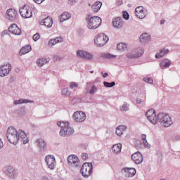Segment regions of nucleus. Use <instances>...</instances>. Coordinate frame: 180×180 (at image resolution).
<instances>
[{
	"mask_svg": "<svg viewBox=\"0 0 180 180\" xmlns=\"http://www.w3.org/2000/svg\"><path fill=\"white\" fill-rule=\"evenodd\" d=\"M86 20L87 22V27L91 30H95L102 25V18L101 17L89 15L86 18Z\"/></svg>",
	"mask_w": 180,
	"mask_h": 180,
	"instance_id": "f257e3e1",
	"label": "nucleus"
},
{
	"mask_svg": "<svg viewBox=\"0 0 180 180\" xmlns=\"http://www.w3.org/2000/svg\"><path fill=\"white\" fill-rule=\"evenodd\" d=\"M19 131H18L16 129L13 127H9L7 129V139L11 144L16 145L19 142Z\"/></svg>",
	"mask_w": 180,
	"mask_h": 180,
	"instance_id": "f03ea898",
	"label": "nucleus"
},
{
	"mask_svg": "<svg viewBox=\"0 0 180 180\" xmlns=\"http://www.w3.org/2000/svg\"><path fill=\"white\" fill-rule=\"evenodd\" d=\"M158 122L162 123L165 127H169V126L172 124V120L168 114L160 112L158 114Z\"/></svg>",
	"mask_w": 180,
	"mask_h": 180,
	"instance_id": "7ed1b4c3",
	"label": "nucleus"
},
{
	"mask_svg": "<svg viewBox=\"0 0 180 180\" xmlns=\"http://www.w3.org/2000/svg\"><path fill=\"white\" fill-rule=\"evenodd\" d=\"M94 171V165L91 162H85L82 165L80 172L84 178H88L92 174Z\"/></svg>",
	"mask_w": 180,
	"mask_h": 180,
	"instance_id": "20e7f679",
	"label": "nucleus"
},
{
	"mask_svg": "<svg viewBox=\"0 0 180 180\" xmlns=\"http://www.w3.org/2000/svg\"><path fill=\"white\" fill-rule=\"evenodd\" d=\"M108 41H109V38H108L104 33L97 34L96 37L94 39V44H96L97 47H103Z\"/></svg>",
	"mask_w": 180,
	"mask_h": 180,
	"instance_id": "39448f33",
	"label": "nucleus"
},
{
	"mask_svg": "<svg viewBox=\"0 0 180 180\" xmlns=\"http://www.w3.org/2000/svg\"><path fill=\"white\" fill-rule=\"evenodd\" d=\"M68 162L70 168H77L79 169L81 167V161H79L78 156L75 155L68 156Z\"/></svg>",
	"mask_w": 180,
	"mask_h": 180,
	"instance_id": "423d86ee",
	"label": "nucleus"
},
{
	"mask_svg": "<svg viewBox=\"0 0 180 180\" xmlns=\"http://www.w3.org/2000/svg\"><path fill=\"white\" fill-rule=\"evenodd\" d=\"M12 71V65L6 63L0 67V77H8Z\"/></svg>",
	"mask_w": 180,
	"mask_h": 180,
	"instance_id": "0eeeda50",
	"label": "nucleus"
},
{
	"mask_svg": "<svg viewBox=\"0 0 180 180\" xmlns=\"http://www.w3.org/2000/svg\"><path fill=\"white\" fill-rule=\"evenodd\" d=\"M146 116L148 120H149V122H150V123H152V124H157L158 117H157L155 110H154L153 109L148 110L146 112Z\"/></svg>",
	"mask_w": 180,
	"mask_h": 180,
	"instance_id": "6e6552de",
	"label": "nucleus"
},
{
	"mask_svg": "<svg viewBox=\"0 0 180 180\" xmlns=\"http://www.w3.org/2000/svg\"><path fill=\"white\" fill-rule=\"evenodd\" d=\"M20 14L21 15L22 18H24V19H30V18L33 16L32 10H30V8L26 6H24L22 8H20Z\"/></svg>",
	"mask_w": 180,
	"mask_h": 180,
	"instance_id": "1a4fd4ad",
	"label": "nucleus"
},
{
	"mask_svg": "<svg viewBox=\"0 0 180 180\" xmlns=\"http://www.w3.org/2000/svg\"><path fill=\"white\" fill-rule=\"evenodd\" d=\"M73 119L75 122L82 123L86 120V114L82 111H77L73 114Z\"/></svg>",
	"mask_w": 180,
	"mask_h": 180,
	"instance_id": "9d476101",
	"label": "nucleus"
},
{
	"mask_svg": "<svg viewBox=\"0 0 180 180\" xmlns=\"http://www.w3.org/2000/svg\"><path fill=\"white\" fill-rule=\"evenodd\" d=\"M71 134H74V129L70 127V124L60 131V136H62V137H68Z\"/></svg>",
	"mask_w": 180,
	"mask_h": 180,
	"instance_id": "9b49d317",
	"label": "nucleus"
},
{
	"mask_svg": "<svg viewBox=\"0 0 180 180\" xmlns=\"http://www.w3.org/2000/svg\"><path fill=\"white\" fill-rule=\"evenodd\" d=\"M77 56L79 58H84L85 60H92L94 56L92 54L84 51V50H77L76 52Z\"/></svg>",
	"mask_w": 180,
	"mask_h": 180,
	"instance_id": "f8f14e48",
	"label": "nucleus"
},
{
	"mask_svg": "<svg viewBox=\"0 0 180 180\" xmlns=\"http://www.w3.org/2000/svg\"><path fill=\"white\" fill-rule=\"evenodd\" d=\"M85 91L86 95H88V94H89V95H95V94H96L98 91V87L94 84L92 85V83L89 82L86 84Z\"/></svg>",
	"mask_w": 180,
	"mask_h": 180,
	"instance_id": "ddd939ff",
	"label": "nucleus"
},
{
	"mask_svg": "<svg viewBox=\"0 0 180 180\" xmlns=\"http://www.w3.org/2000/svg\"><path fill=\"white\" fill-rule=\"evenodd\" d=\"M46 162L48 167L50 169H54L56 168V158L51 155H49L46 157Z\"/></svg>",
	"mask_w": 180,
	"mask_h": 180,
	"instance_id": "4468645a",
	"label": "nucleus"
},
{
	"mask_svg": "<svg viewBox=\"0 0 180 180\" xmlns=\"http://www.w3.org/2000/svg\"><path fill=\"white\" fill-rule=\"evenodd\" d=\"M4 174L8 178L13 179L16 175V170L12 166H8L4 169Z\"/></svg>",
	"mask_w": 180,
	"mask_h": 180,
	"instance_id": "2eb2a0df",
	"label": "nucleus"
},
{
	"mask_svg": "<svg viewBox=\"0 0 180 180\" xmlns=\"http://www.w3.org/2000/svg\"><path fill=\"white\" fill-rule=\"evenodd\" d=\"M8 32L12 33V34H15V36H20L22 34V30L18 27L16 24H13L10 27H8Z\"/></svg>",
	"mask_w": 180,
	"mask_h": 180,
	"instance_id": "dca6fc26",
	"label": "nucleus"
},
{
	"mask_svg": "<svg viewBox=\"0 0 180 180\" xmlns=\"http://www.w3.org/2000/svg\"><path fill=\"white\" fill-rule=\"evenodd\" d=\"M112 26L115 29H122L123 27V19L122 17H117L112 20Z\"/></svg>",
	"mask_w": 180,
	"mask_h": 180,
	"instance_id": "f3484780",
	"label": "nucleus"
},
{
	"mask_svg": "<svg viewBox=\"0 0 180 180\" xmlns=\"http://www.w3.org/2000/svg\"><path fill=\"white\" fill-rule=\"evenodd\" d=\"M131 160L135 164H141L143 162V155L140 152H136L131 155Z\"/></svg>",
	"mask_w": 180,
	"mask_h": 180,
	"instance_id": "a211bd4d",
	"label": "nucleus"
},
{
	"mask_svg": "<svg viewBox=\"0 0 180 180\" xmlns=\"http://www.w3.org/2000/svg\"><path fill=\"white\" fill-rule=\"evenodd\" d=\"M17 15H18V12L16 11V10L13 8H9L6 11L7 18L11 20H15V19H16Z\"/></svg>",
	"mask_w": 180,
	"mask_h": 180,
	"instance_id": "6ab92c4d",
	"label": "nucleus"
},
{
	"mask_svg": "<svg viewBox=\"0 0 180 180\" xmlns=\"http://www.w3.org/2000/svg\"><path fill=\"white\" fill-rule=\"evenodd\" d=\"M40 25L43 26H46L48 29H50L53 26V18L50 17H46L40 22Z\"/></svg>",
	"mask_w": 180,
	"mask_h": 180,
	"instance_id": "aec40b11",
	"label": "nucleus"
},
{
	"mask_svg": "<svg viewBox=\"0 0 180 180\" xmlns=\"http://www.w3.org/2000/svg\"><path fill=\"white\" fill-rule=\"evenodd\" d=\"M63 39L61 37H56L55 39H51L49 40L48 43V46L49 47H53V46H56L57 43H63Z\"/></svg>",
	"mask_w": 180,
	"mask_h": 180,
	"instance_id": "412c9836",
	"label": "nucleus"
},
{
	"mask_svg": "<svg viewBox=\"0 0 180 180\" xmlns=\"http://www.w3.org/2000/svg\"><path fill=\"white\" fill-rule=\"evenodd\" d=\"M37 146L41 151H44L47 148L46 141L43 139H39L37 140Z\"/></svg>",
	"mask_w": 180,
	"mask_h": 180,
	"instance_id": "4be33fe9",
	"label": "nucleus"
},
{
	"mask_svg": "<svg viewBox=\"0 0 180 180\" xmlns=\"http://www.w3.org/2000/svg\"><path fill=\"white\" fill-rule=\"evenodd\" d=\"M19 131V140L21 139V141H22L23 144H27L29 143V139H27V136L23 131L22 130L18 131Z\"/></svg>",
	"mask_w": 180,
	"mask_h": 180,
	"instance_id": "5701e85b",
	"label": "nucleus"
},
{
	"mask_svg": "<svg viewBox=\"0 0 180 180\" xmlns=\"http://www.w3.org/2000/svg\"><path fill=\"white\" fill-rule=\"evenodd\" d=\"M139 39L141 43H147V41L151 40V36L148 33L145 32L140 36Z\"/></svg>",
	"mask_w": 180,
	"mask_h": 180,
	"instance_id": "b1692460",
	"label": "nucleus"
},
{
	"mask_svg": "<svg viewBox=\"0 0 180 180\" xmlns=\"http://www.w3.org/2000/svg\"><path fill=\"white\" fill-rule=\"evenodd\" d=\"M171 64H172L171 60L168 59H165L160 63V68H162V70H165L167 68H169V67L171 66Z\"/></svg>",
	"mask_w": 180,
	"mask_h": 180,
	"instance_id": "393cba45",
	"label": "nucleus"
},
{
	"mask_svg": "<svg viewBox=\"0 0 180 180\" xmlns=\"http://www.w3.org/2000/svg\"><path fill=\"white\" fill-rule=\"evenodd\" d=\"M30 51H32V46H30V45H26L25 46L21 48L19 55L23 56L25 54H27V53H30Z\"/></svg>",
	"mask_w": 180,
	"mask_h": 180,
	"instance_id": "a878e982",
	"label": "nucleus"
},
{
	"mask_svg": "<svg viewBox=\"0 0 180 180\" xmlns=\"http://www.w3.org/2000/svg\"><path fill=\"white\" fill-rule=\"evenodd\" d=\"M168 53H169V50L168 49H162L155 54V58H161L162 57H164L165 54H168Z\"/></svg>",
	"mask_w": 180,
	"mask_h": 180,
	"instance_id": "bb28decb",
	"label": "nucleus"
},
{
	"mask_svg": "<svg viewBox=\"0 0 180 180\" xmlns=\"http://www.w3.org/2000/svg\"><path fill=\"white\" fill-rule=\"evenodd\" d=\"M23 103H34V101L23 98L15 100L13 101V105H22Z\"/></svg>",
	"mask_w": 180,
	"mask_h": 180,
	"instance_id": "cd10ccee",
	"label": "nucleus"
},
{
	"mask_svg": "<svg viewBox=\"0 0 180 180\" xmlns=\"http://www.w3.org/2000/svg\"><path fill=\"white\" fill-rule=\"evenodd\" d=\"M127 127L124 125H120L117 127L116 134L117 136H122L124 131H126Z\"/></svg>",
	"mask_w": 180,
	"mask_h": 180,
	"instance_id": "c85d7f7f",
	"label": "nucleus"
},
{
	"mask_svg": "<svg viewBox=\"0 0 180 180\" xmlns=\"http://www.w3.org/2000/svg\"><path fill=\"white\" fill-rule=\"evenodd\" d=\"M68 19H71V14L68 12H64L60 18V22H65V20H68Z\"/></svg>",
	"mask_w": 180,
	"mask_h": 180,
	"instance_id": "c756f323",
	"label": "nucleus"
},
{
	"mask_svg": "<svg viewBox=\"0 0 180 180\" xmlns=\"http://www.w3.org/2000/svg\"><path fill=\"white\" fill-rule=\"evenodd\" d=\"M101 8H102V2L101 1H96L92 6V9L94 12H99Z\"/></svg>",
	"mask_w": 180,
	"mask_h": 180,
	"instance_id": "7c9ffc66",
	"label": "nucleus"
},
{
	"mask_svg": "<svg viewBox=\"0 0 180 180\" xmlns=\"http://www.w3.org/2000/svg\"><path fill=\"white\" fill-rule=\"evenodd\" d=\"M125 172L127 173V176L129 178H131V176H134V175H136V169H134V168H125Z\"/></svg>",
	"mask_w": 180,
	"mask_h": 180,
	"instance_id": "2f4dec72",
	"label": "nucleus"
},
{
	"mask_svg": "<svg viewBox=\"0 0 180 180\" xmlns=\"http://www.w3.org/2000/svg\"><path fill=\"white\" fill-rule=\"evenodd\" d=\"M134 50V53L135 54V56H136V58H139V57H141V56H143V54H144V50H143V48H137Z\"/></svg>",
	"mask_w": 180,
	"mask_h": 180,
	"instance_id": "473e14b6",
	"label": "nucleus"
},
{
	"mask_svg": "<svg viewBox=\"0 0 180 180\" xmlns=\"http://www.w3.org/2000/svg\"><path fill=\"white\" fill-rule=\"evenodd\" d=\"M112 150L113 153H115V154H117L122 151V143H117L116 145H113Z\"/></svg>",
	"mask_w": 180,
	"mask_h": 180,
	"instance_id": "72a5a7b5",
	"label": "nucleus"
},
{
	"mask_svg": "<svg viewBox=\"0 0 180 180\" xmlns=\"http://www.w3.org/2000/svg\"><path fill=\"white\" fill-rule=\"evenodd\" d=\"M100 57H102V58H116V55L111 54L110 53H101Z\"/></svg>",
	"mask_w": 180,
	"mask_h": 180,
	"instance_id": "f704fd0d",
	"label": "nucleus"
},
{
	"mask_svg": "<svg viewBox=\"0 0 180 180\" xmlns=\"http://www.w3.org/2000/svg\"><path fill=\"white\" fill-rule=\"evenodd\" d=\"M37 64L39 67H43L44 64H47L46 58H39L37 60Z\"/></svg>",
	"mask_w": 180,
	"mask_h": 180,
	"instance_id": "c9c22d12",
	"label": "nucleus"
},
{
	"mask_svg": "<svg viewBox=\"0 0 180 180\" xmlns=\"http://www.w3.org/2000/svg\"><path fill=\"white\" fill-rule=\"evenodd\" d=\"M117 50H127V44L120 43L117 45Z\"/></svg>",
	"mask_w": 180,
	"mask_h": 180,
	"instance_id": "e433bc0d",
	"label": "nucleus"
},
{
	"mask_svg": "<svg viewBox=\"0 0 180 180\" xmlns=\"http://www.w3.org/2000/svg\"><path fill=\"white\" fill-rule=\"evenodd\" d=\"M57 124L59 127H61V129H64L65 127H67L68 125L70 124V123L68 122H61V121H58L57 122Z\"/></svg>",
	"mask_w": 180,
	"mask_h": 180,
	"instance_id": "4c0bfd02",
	"label": "nucleus"
},
{
	"mask_svg": "<svg viewBox=\"0 0 180 180\" xmlns=\"http://www.w3.org/2000/svg\"><path fill=\"white\" fill-rule=\"evenodd\" d=\"M103 85L104 86H105V88H112L115 86V85H116V83L115 82H112L110 83L108 82H104Z\"/></svg>",
	"mask_w": 180,
	"mask_h": 180,
	"instance_id": "58836bf2",
	"label": "nucleus"
},
{
	"mask_svg": "<svg viewBox=\"0 0 180 180\" xmlns=\"http://www.w3.org/2000/svg\"><path fill=\"white\" fill-rule=\"evenodd\" d=\"M127 58H137V55L134 53V51L132 50L131 52L127 53Z\"/></svg>",
	"mask_w": 180,
	"mask_h": 180,
	"instance_id": "ea45409f",
	"label": "nucleus"
},
{
	"mask_svg": "<svg viewBox=\"0 0 180 180\" xmlns=\"http://www.w3.org/2000/svg\"><path fill=\"white\" fill-rule=\"evenodd\" d=\"M62 95H63V96H70L71 91L67 89H63L62 90Z\"/></svg>",
	"mask_w": 180,
	"mask_h": 180,
	"instance_id": "a19ab883",
	"label": "nucleus"
},
{
	"mask_svg": "<svg viewBox=\"0 0 180 180\" xmlns=\"http://www.w3.org/2000/svg\"><path fill=\"white\" fill-rule=\"evenodd\" d=\"M135 15L136 18H139V19H144L146 18V13H144V11L135 14Z\"/></svg>",
	"mask_w": 180,
	"mask_h": 180,
	"instance_id": "79ce46f5",
	"label": "nucleus"
},
{
	"mask_svg": "<svg viewBox=\"0 0 180 180\" xmlns=\"http://www.w3.org/2000/svg\"><path fill=\"white\" fill-rule=\"evenodd\" d=\"M70 102H74V103L81 102V98L78 97V96L75 97H70Z\"/></svg>",
	"mask_w": 180,
	"mask_h": 180,
	"instance_id": "37998d69",
	"label": "nucleus"
},
{
	"mask_svg": "<svg viewBox=\"0 0 180 180\" xmlns=\"http://www.w3.org/2000/svg\"><path fill=\"white\" fill-rule=\"evenodd\" d=\"M120 110H122L123 112H127V110H129V105H127V103H124Z\"/></svg>",
	"mask_w": 180,
	"mask_h": 180,
	"instance_id": "c03bdc74",
	"label": "nucleus"
},
{
	"mask_svg": "<svg viewBox=\"0 0 180 180\" xmlns=\"http://www.w3.org/2000/svg\"><path fill=\"white\" fill-rule=\"evenodd\" d=\"M122 17L124 19H125V20H129V19L130 18V15H129V13H127V11H123Z\"/></svg>",
	"mask_w": 180,
	"mask_h": 180,
	"instance_id": "a18cd8bd",
	"label": "nucleus"
},
{
	"mask_svg": "<svg viewBox=\"0 0 180 180\" xmlns=\"http://www.w3.org/2000/svg\"><path fill=\"white\" fill-rule=\"evenodd\" d=\"M143 81L146 82V84H153L154 82V80H153L151 77H144Z\"/></svg>",
	"mask_w": 180,
	"mask_h": 180,
	"instance_id": "49530a36",
	"label": "nucleus"
},
{
	"mask_svg": "<svg viewBox=\"0 0 180 180\" xmlns=\"http://www.w3.org/2000/svg\"><path fill=\"white\" fill-rule=\"evenodd\" d=\"M143 6H139L135 9V15H137L140 12H143L144 10H143Z\"/></svg>",
	"mask_w": 180,
	"mask_h": 180,
	"instance_id": "de8ad7c7",
	"label": "nucleus"
},
{
	"mask_svg": "<svg viewBox=\"0 0 180 180\" xmlns=\"http://www.w3.org/2000/svg\"><path fill=\"white\" fill-rule=\"evenodd\" d=\"M32 39L34 41H37V40L40 39V34L36 33L35 34L33 35Z\"/></svg>",
	"mask_w": 180,
	"mask_h": 180,
	"instance_id": "09e8293b",
	"label": "nucleus"
},
{
	"mask_svg": "<svg viewBox=\"0 0 180 180\" xmlns=\"http://www.w3.org/2000/svg\"><path fill=\"white\" fill-rule=\"evenodd\" d=\"M70 88H71L72 89L74 88H78V84H77L75 82H72L70 84Z\"/></svg>",
	"mask_w": 180,
	"mask_h": 180,
	"instance_id": "8fccbe9b",
	"label": "nucleus"
},
{
	"mask_svg": "<svg viewBox=\"0 0 180 180\" xmlns=\"http://www.w3.org/2000/svg\"><path fill=\"white\" fill-rule=\"evenodd\" d=\"M143 144L145 146L146 148H150L151 147V145H150V143H148L147 141H143Z\"/></svg>",
	"mask_w": 180,
	"mask_h": 180,
	"instance_id": "3c124183",
	"label": "nucleus"
},
{
	"mask_svg": "<svg viewBox=\"0 0 180 180\" xmlns=\"http://www.w3.org/2000/svg\"><path fill=\"white\" fill-rule=\"evenodd\" d=\"M82 160H88V153H82Z\"/></svg>",
	"mask_w": 180,
	"mask_h": 180,
	"instance_id": "603ef678",
	"label": "nucleus"
},
{
	"mask_svg": "<svg viewBox=\"0 0 180 180\" xmlns=\"http://www.w3.org/2000/svg\"><path fill=\"white\" fill-rule=\"evenodd\" d=\"M54 61H60L61 60V57L60 56H53Z\"/></svg>",
	"mask_w": 180,
	"mask_h": 180,
	"instance_id": "864d4df0",
	"label": "nucleus"
},
{
	"mask_svg": "<svg viewBox=\"0 0 180 180\" xmlns=\"http://www.w3.org/2000/svg\"><path fill=\"white\" fill-rule=\"evenodd\" d=\"M141 140H142L143 141H147V135H146V134H142V135L141 136Z\"/></svg>",
	"mask_w": 180,
	"mask_h": 180,
	"instance_id": "5fc2aeb1",
	"label": "nucleus"
},
{
	"mask_svg": "<svg viewBox=\"0 0 180 180\" xmlns=\"http://www.w3.org/2000/svg\"><path fill=\"white\" fill-rule=\"evenodd\" d=\"M35 4H38V5H40V4H43L44 2V0H33Z\"/></svg>",
	"mask_w": 180,
	"mask_h": 180,
	"instance_id": "6e6d98bb",
	"label": "nucleus"
},
{
	"mask_svg": "<svg viewBox=\"0 0 180 180\" xmlns=\"http://www.w3.org/2000/svg\"><path fill=\"white\" fill-rule=\"evenodd\" d=\"M117 5H118V6L123 5V0H117Z\"/></svg>",
	"mask_w": 180,
	"mask_h": 180,
	"instance_id": "4d7b16f0",
	"label": "nucleus"
},
{
	"mask_svg": "<svg viewBox=\"0 0 180 180\" xmlns=\"http://www.w3.org/2000/svg\"><path fill=\"white\" fill-rule=\"evenodd\" d=\"M174 141H180V136L179 135H176L174 139Z\"/></svg>",
	"mask_w": 180,
	"mask_h": 180,
	"instance_id": "13d9d810",
	"label": "nucleus"
},
{
	"mask_svg": "<svg viewBox=\"0 0 180 180\" xmlns=\"http://www.w3.org/2000/svg\"><path fill=\"white\" fill-rule=\"evenodd\" d=\"M8 33H9V30H4L1 33L2 36H5L6 34H7Z\"/></svg>",
	"mask_w": 180,
	"mask_h": 180,
	"instance_id": "bf43d9fd",
	"label": "nucleus"
},
{
	"mask_svg": "<svg viewBox=\"0 0 180 180\" xmlns=\"http://www.w3.org/2000/svg\"><path fill=\"white\" fill-rule=\"evenodd\" d=\"M77 0H69V4H70V5H73V4H75L76 2H77Z\"/></svg>",
	"mask_w": 180,
	"mask_h": 180,
	"instance_id": "052dcab7",
	"label": "nucleus"
},
{
	"mask_svg": "<svg viewBox=\"0 0 180 180\" xmlns=\"http://www.w3.org/2000/svg\"><path fill=\"white\" fill-rule=\"evenodd\" d=\"M103 78H108V77H109V74L108 73H103V72H101Z\"/></svg>",
	"mask_w": 180,
	"mask_h": 180,
	"instance_id": "680f3d73",
	"label": "nucleus"
},
{
	"mask_svg": "<svg viewBox=\"0 0 180 180\" xmlns=\"http://www.w3.org/2000/svg\"><path fill=\"white\" fill-rule=\"evenodd\" d=\"M4 147V143L2 142V140L0 139V150Z\"/></svg>",
	"mask_w": 180,
	"mask_h": 180,
	"instance_id": "e2e57ef3",
	"label": "nucleus"
},
{
	"mask_svg": "<svg viewBox=\"0 0 180 180\" xmlns=\"http://www.w3.org/2000/svg\"><path fill=\"white\" fill-rule=\"evenodd\" d=\"M136 103H138L139 105V103H141V99L140 98H136Z\"/></svg>",
	"mask_w": 180,
	"mask_h": 180,
	"instance_id": "0e129e2a",
	"label": "nucleus"
},
{
	"mask_svg": "<svg viewBox=\"0 0 180 180\" xmlns=\"http://www.w3.org/2000/svg\"><path fill=\"white\" fill-rule=\"evenodd\" d=\"M164 23H165V20H161L160 25H164Z\"/></svg>",
	"mask_w": 180,
	"mask_h": 180,
	"instance_id": "69168bd1",
	"label": "nucleus"
},
{
	"mask_svg": "<svg viewBox=\"0 0 180 180\" xmlns=\"http://www.w3.org/2000/svg\"><path fill=\"white\" fill-rule=\"evenodd\" d=\"M136 143H138V144H139V145H141V141H137Z\"/></svg>",
	"mask_w": 180,
	"mask_h": 180,
	"instance_id": "338daca9",
	"label": "nucleus"
},
{
	"mask_svg": "<svg viewBox=\"0 0 180 180\" xmlns=\"http://www.w3.org/2000/svg\"><path fill=\"white\" fill-rule=\"evenodd\" d=\"M160 180H167V179H161Z\"/></svg>",
	"mask_w": 180,
	"mask_h": 180,
	"instance_id": "774afa93",
	"label": "nucleus"
}]
</instances>
